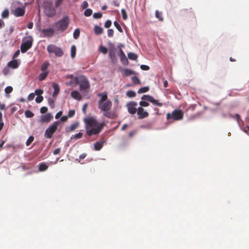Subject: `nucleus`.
<instances>
[{"label":"nucleus","mask_w":249,"mask_h":249,"mask_svg":"<svg viewBox=\"0 0 249 249\" xmlns=\"http://www.w3.org/2000/svg\"><path fill=\"white\" fill-rule=\"evenodd\" d=\"M104 142H97L94 145V149L96 151H99L102 148Z\"/></svg>","instance_id":"5701e85b"},{"label":"nucleus","mask_w":249,"mask_h":249,"mask_svg":"<svg viewBox=\"0 0 249 249\" xmlns=\"http://www.w3.org/2000/svg\"><path fill=\"white\" fill-rule=\"evenodd\" d=\"M60 124V122L55 121L45 131L44 136L48 139H51L53 134L56 131L58 126Z\"/></svg>","instance_id":"39448f33"},{"label":"nucleus","mask_w":249,"mask_h":249,"mask_svg":"<svg viewBox=\"0 0 249 249\" xmlns=\"http://www.w3.org/2000/svg\"><path fill=\"white\" fill-rule=\"evenodd\" d=\"M107 35L109 37H111L113 36L114 35V31L113 29H108L107 31Z\"/></svg>","instance_id":"09e8293b"},{"label":"nucleus","mask_w":249,"mask_h":249,"mask_svg":"<svg viewBox=\"0 0 249 249\" xmlns=\"http://www.w3.org/2000/svg\"><path fill=\"white\" fill-rule=\"evenodd\" d=\"M48 168V165L45 162H41L38 165V170L40 172H44Z\"/></svg>","instance_id":"aec40b11"},{"label":"nucleus","mask_w":249,"mask_h":249,"mask_svg":"<svg viewBox=\"0 0 249 249\" xmlns=\"http://www.w3.org/2000/svg\"><path fill=\"white\" fill-rule=\"evenodd\" d=\"M79 126V123H75L74 124H71L70 127H69V131H74L76 128L78 127Z\"/></svg>","instance_id":"c756f323"},{"label":"nucleus","mask_w":249,"mask_h":249,"mask_svg":"<svg viewBox=\"0 0 249 249\" xmlns=\"http://www.w3.org/2000/svg\"><path fill=\"white\" fill-rule=\"evenodd\" d=\"M13 91V88L11 86L7 87L5 89V92L6 94H9Z\"/></svg>","instance_id":"a18cd8bd"},{"label":"nucleus","mask_w":249,"mask_h":249,"mask_svg":"<svg viewBox=\"0 0 249 249\" xmlns=\"http://www.w3.org/2000/svg\"><path fill=\"white\" fill-rule=\"evenodd\" d=\"M43 100V98L41 96H37L36 98V101L37 103H41Z\"/></svg>","instance_id":"864d4df0"},{"label":"nucleus","mask_w":249,"mask_h":249,"mask_svg":"<svg viewBox=\"0 0 249 249\" xmlns=\"http://www.w3.org/2000/svg\"><path fill=\"white\" fill-rule=\"evenodd\" d=\"M87 107H88L87 103L85 104L83 106L82 110L84 113H86V109H87Z\"/></svg>","instance_id":"69168bd1"},{"label":"nucleus","mask_w":249,"mask_h":249,"mask_svg":"<svg viewBox=\"0 0 249 249\" xmlns=\"http://www.w3.org/2000/svg\"><path fill=\"white\" fill-rule=\"evenodd\" d=\"M68 119V116H63L60 118V121L62 122H65L67 121Z\"/></svg>","instance_id":"e2e57ef3"},{"label":"nucleus","mask_w":249,"mask_h":249,"mask_svg":"<svg viewBox=\"0 0 249 249\" xmlns=\"http://www.w3.org/2000/svg\"><path fill=\"white\" fill-rule=\"evenodd\" d=\"M121 13L124 20H126L127 18V15L125 10L124 9L121 10Z\"/></svg>","instance_id":"c03bdc74"},{"label":"nucleus","mask_w":249,"mask_h":249,"mask_svg":"<svg viewBox=\"0 0 249 249\" xmlns=\"http://www.w3.org/2000/svg\"><path fill=\"white\" fill-rule=\"evenodd\" d=\"M76 52V48L75 45H72L71 49V55L72 58H74L75 56Z\"/></svg>","instance_id":"cd10ccee"},{"label":"nucleus","mask_w":249,"mask_h":249,"mask_svg":"<svg viewBox=\"0 0 249 249\" xmlns=\"http://www.w3.org/2000/svg\"><path fill=\"white\" fill-rule=\"evenodd\" d=\"M43 93V91L40 89H37L35 90V94L37 96H41V95Z\"/></svg>","instance_id":"5fc2aeb1"},{"label":"nucleus","mask_w":249,"mask_h":249,"mask_svg":"<svg viewBox=\"0 0 249 249\" xmlns=\"http://www.w3.org/2000/svg\"><path fill=\"white\" fill-rule=\"evenodd\" d=\"M92 11L90 9H87L84 12V15L86 17H89L91 15Z\"/></svg>","instance_id":"58836bf2"},{"label":"nucleus","mask_w":249,"mask_h":249,"mask_svg":"<svg viewBox=\"0 0 249 249\" xmlns=\"http://www.w3.org/2000/svg\"><path fill=\"white\" fill-rule=\"evenodd\" d=\"M138 104L135 101H131L128 102L126 105V107L127 108L128 112L131 114H135L138 110V108H136Z\"/></svg>","instance_id":"9b49d317"},{"label":"nucleus","mask_w":249,"mask_h":249,"mask_svg":"<svg viewBox=\"0 0 249 249\" xmlns=\"http://www.w3.org/2000/svg\"><path fill=\"white\" fill-rule=\"evenodd\" d=\"M33 44V38L28 36L23 40L21 44L20 49L22 53H25L31 48Z\"/></svg>","instance_id":"0eeeda50"},{"label":"nucleus","mask_w":249,"mask_h":249,"mask_svg":"<svg viewBox=\"0 0 249 249\" xmlns=\"http://www.w3.org/2000/svg\"><path fill=\"white\" fill-rule=\"evenodd\" d=\"M80 31L79 29H76L73 33V38L75 39H77L80 36Z\"/></svg>","instance_id":"473e14b6"},{"label":"nucleus","mask_w":249,"mask_h":249,"mask_svg":"<svg viewBox=\"0 0 249 249\" xmlns=\"http://www.w3.org/2000/svg\"><path fill=\"white\" fill-rule=\"evenodd\" d=\"M93 17L94 18H102V14L101 13H95L93 15Z\"/></svg>","instance_id":"de8ad7c7"},{"label":"nucleus","mask_w":249,"mask_h":249,"mask_svg":"<svg viewBox=\"0 0 249 249\" xmlns=\"http://www.w3.org/2000/svg\"><path fill=\"white\" fill-rule=\"evenodd\" d=\"M112 102L110 100L103 102H98V107L101 111H103V115L107 118L113 119L115 117L113 112L109 111L112 107Z\"/></svg>","instance_id":"f03ea898"},{"label":"nucleus","mask_w":249,"mask_h":249,"mask_svg":"<svg viewBox=\"0 0 249 249\" xmlns=\"http://www.w3.org/2000/svg\"><path fill=\"white\" fill-rule=\"evenodd\" d=\"M61 152V148H57L53 151V154L54 155L59 154Z\"/></svg>","instance_id":"6e6d98bb"},{"label":"nucleus","mask_w":249,"mask_h":249,"mask_svg":"<svg viewBox=\"0 0 249 249\" xmlns=\"http://www.w3.org/2000/svg\"><path fill=\"white\" fill-rule=\"evenodd\" d=\"M25 115L27 118H32L34 116V114L29 110L25 111Z\"/></svg>","instance_id":"72a5a7b5"},{"label":"nucleus","mask_w":249,"mask_h":249,"mask_svg":"<svg viewBox=\"0 0 249 249\" xmlns=\"http://www.w3.org/2000/svg\"><path fill=\"white\" fill-rule=\"evenodd\" d=\"M25 13V7H17V17L23 16Z\"/></svg>","instance_id":"a211bd4d"},{"label":"nucleus","mask_w":249,"mask_h":249,"mask_svg":"<svg viewBox=\"0 0 249 249\" xmlns=\"http://www.w3.org/2000/svg\"><path fill=\"white\" fill-rule=\"evenodd\" d=\"M120 57L122 63L124 65H127L128 63V60L125 56L124 53L122 49L120 50Z\"/></svg>","instance_id":"dca6fc26"},{"label":"nucleus","mask_w":249,"mask_h":249,"mask_svg":"<svg viewBox=\"0 0 249 249\" xmlns=\"http://www.w3.org/2000/svg\"><path fill=\"white\" fill-rule=\"evenodd\" d=\"M71 96L73 98H74L76 100H77L78 101L81 100V98H82L80 94L77 90H74V91H72L71 93Z\"/></svg>","instance_id":"f3484780"},{"label":"nucleus","mask_w":249,"mask_h":249,"mask_svg":"<svg viewBox=\"0 0 249 249\" xmlns=\"http://www.w3.org/2000/svg\"><path fill=\"white\" fill-rule=\"evenodd\" d=\"M48 102H49V105L52 107H53V105H54V103H53V99H51V98H50L48 100Z\"/></svg>","instance_id":"0e129e2a"},{"label":"nucleus","mask_w":249,"mask_h":249,"mask_svg":"<svg viewBox=\"0 0 249 249\" xmlns=\"http://www.w3.org/2000/svg\"><path fill=\"white\" fill-rule=\"evenodd\" d=\"M47 50L49 53H54L57 57H61L63 55V51L60 48L53 44L48 45Z\"/></svg>","instance_id":"1a4fd4ad"},{"label":"nucleus","mask_w":249,"mask_h":249,"mask_svg":"<svg viewBox=\"0 0 249 249\" xmlns=\"http://www.w3.org/2000/svg\"><path fill=\"white\" fill-rule=\"evenodd\" d=\"M196 105H191L189 108H188L189 110H191L192 111H193L195 110V107H196Z\"/></svg>","instance_id":"338daca9"},{"label":"nucleus","mask_w":249,"mask_h":249,"mask_svg":"<svg viewBox=\"0 0 249 249\" xmlns=\"http://www.w3.org/2000/svg\"><path fill=\"white\" fill-rule=\"evenodd\" d=\"M55 30L53 28H49L47 29H42L41 32L44 37H50L53 36L54 34Z\"/></svg>","instance_id":"4468645a"},{"label":"nucleus","mask_w":249,"mask_h":249,"mask_svg":"<svg viewBox=\"0 0 249 249\" xmlns=\"http://www.w3.org/2000/svg\"><path fill=\"white\" fill-rule=\"evenodd\" d=\"M53 87L54 90L53 93V96H55L57 95L58 93L59 92V85L56 83H53Z\"/></svg>","instance_id":"393cba45"},{"label":"nucleus","mask_w":249,"mask_h":249,"mask_svg":"<svg viewBox=\"0 0 249 249\" xmlns=\"http://www.w3.org/2000/svg\"><path fill=\"white\" fill-rule=\"evenodd\" d=\"M74 114H75V110H70L69 111L68 114L67 116H68V118H71V117H73Z\"/></svg>","instance_id":"3c124183"},{"label":"nucleus","mask_w":249,"mask_h":249,"mask_svg":"<svg viewBox=\"0 0 249 249\" xmlns=\"http://www.w3.org/2000/svg\"><path fill=\"white\" fill-rule=\"evenodd\" d=\"M75 82L80 86V90H86L89 88V83L87 78L84 75H80L74 78Z\"/></svg>","instance_id":"20e7f679"},{"label":"nucleus","mask_w":249,"mask_h":249,"mask_svg":"<svg viewBox=\"0 0 249 249\" xmlns=\"http://www.w3.org/2000/svg\"><path fill=\"white\" fill-rule=\"evenodd\" d=\"M132 81L136 84H140V81L138 77L137 76H133L131 77Z\"/></svg>","instance_id":"a19ab883"},{"label":"nucleus","mask_w":249,"mask_h":249,"mask_svg":"<svg viewBox=\"0 0 249 249\" xmlns=\"http://www.w3.org/2000/svg\"><path fill=\"white\" fill-rule=\"evenodd\" d=\"M126 95L128 97H134L136 96V93L134 91L128 90L127 91Z\"/></svg>","instance_id":"f704fd0d"},{"label":"nucleus","mask_w":249,"mask_h":249,"mask_svg":"<svg viewBox=\"0 0 249 249\" xmlns=\"http://www.w3.org/2000/svg\"><path fill=\"white\" fill-rule=\"evenodd\" d=\"M44 13L49 17H52L55 15L56 10L51 2H45Z\"/></svg>","instance_id":"6e6552de"},{"label":"nucleus","mask_w":249,"mask_h":249,"mask_svg":"<svg viewBox=\"0 0 249 249\" xmlns=\"http://www.w3.org/2000/svg\"><path fill=\"white\" fill-rule=\"evenodd\" d=\"M83 136V133L79 132L78 133L74 135H72L71 137V139L74 138L75 139H78L81 138Z\"/></svg>","instance_id":"4c0bfd02"},{"label":"nucleus","mask_w":249,"mask_h":249,"mask_svg":"<svg viewBox=\"0 0 249 249\" xmlns=\"http://www.w3.org/2000/svg\"><path fill=\"white\" fill-rule=\"evenodd\" d=\"M142 99L146 100V101L151 102L153 105L158 107H162V104L159 102L157 100H155L152 96L149 95H143L142 97Z\"/></svg>","instance_id":"f8f14e48"},{"label":"nucleus","mask_w":249,"mask_h":249,"mask_svg":"<svg viewBox=\"0 0 249 249\" xmlns=\"http://www.w3.org/2000/svg\"><path fill=\"white\" fill-rule=\"evenodd\" d=\"M149 89V88L148 87H144L140 88L138 91V93H145L147 92Z\"/></svg>","instance_id":"2f4dec72"},{"label":"nucleus","mask_w":249,"mask_h":249,"mask_svg":"<svg viewBox=\"0 0 249 249\" xmlns=\"http://www.w3.org/2000/svg\"><path fill=\"white\" fill-rule=\"evenodd\" d=\"M16 53L13 54V59L8 63L9 67H12L13 69L16 68Z\"/></svg>","instance_id":"4be33fe9"},{"label":"nucleus","mask_w":249,"mask_h":249,"mask_svg":"<svg viewBox=\"0 0 249 249\" xmlns=\"http://www.w3.org/2000/svg\"><path fill=\"white\" fill-rule=\"evenodd\" d=\"M141 69L142 70L148 71L149 70L150 68L148 66L145 65H142L141 66Z\"/></svg>","instance_id":"4d7b16f0"},{"label":"nucleus","mask_w":249,"mask_h":249,"mask_svg":"<svg viewBox=\"0 0 249 249\" xmlns=\"http://www.w3.org/2000/svg\"><path fill=\"white\" fill-rule=\"evenodd\" d=\"M86 156H87V154L86 153H83L79 156V158L80 160H82V159H84V158H85V157Z\"/></svg>","instance_id":"774afa93"},{"label":"nucleus","mask_w":249,"mask_h":249,"mask_svg":"<svg viewBox=\"0 0 249 249\" xmlns=\"http://www.w3.org/2000/svg\"><path fill=\"white\" fill-rule=\"evenodd\" d=\"M94 31L96 35H99L103 33V29L100 26L95 25L94 28Z\"/></svg>","instance_id":"b1692460"},{"label":"nucleus","mask_w":249,"mask_h":249,"mask_svg":"<svg viewBox=\"0 0 249 249\" xmlns=\"http://www.w3.org/2000/svg\"><path fill=\"white\" fill-rule=\"evenodd\" d=\"M4 124L2 122V113L0 112V131H1L3 127Z\"/></svg>","instance_id":"8fccbe9b"},{"label":"nucleus","mask_w":249,"mask_h":249,"mask_svg":"<svg viewBox=\"0 0 249 249\" xmlns=\"http://www.w3.org/2000/svg\"><path fill=\"white\" fill-rule=\"evenodd\" d=\"M63 114V112L62 111H59L56 115H55V119H58V118H59Z\"/></svg>","instance_id":"680f3d73"},{"label":"nucleus","mask_w":249,"mask_h":249,"mask_svg":"<svg viewBox=\"0 0 249 249\" xmlns=\"http://www.w3.org/2000/svg\"><path fill=\"white\" fill-rule=\"evenodd\" d=\"M49 72H42L38 76V79L40 81L44 80L47 76Z\"/></svg>","instance_id":"bb28decb"},{"label":"nucleus","mask_w":249,"mask_h":249,"mask_svg":"<svg viewBox=\"0 0 249 249\" xmlns=\"http://www.w3.org/2000/svg\"><path fill=\"white\" fill-rule=\"evenodd\" d=\"M34 140V137L33 136H30L26 141V144L29 146Z\"/></svg>","instance_id":"ea45409f"},{"label":"nucleus","mask_w":249,"mask_h":249,"mask_svg":"<svg viewBox=\"0 0 249 249\" xmlns=\"http://www.w3.org/2000/svg\"><path fill=\"white\" fill-rule=\"evenodd\" d=\"M155 16L156 17L159 19V20L160 21H163V17L162 16V13L161 12H159V11L158 10H156V12H155Z\"/></svg>","instance_id":"c85d7f7f"},{"label":"nucleus","mask_w":249,"mask_h":249,"mask_svg":"<svg viewBox=\"0 0 249 249\" xmlns=\"http://www.w3.org/2000/svg\"><path fill=\"white\" fill-rule=\"evenodd\" d=\"M70 23V19L68 16H64L62 19L58 20L54 24V27L55 30L64 32L68 27Z\"/></svg>","instance_id":"7ed1b4c3"},{"label":"nucleus","mask_w":249,"mask_h":249,"mask_svg":"<svg viewBox=\"0 0 249 249\" xmlns=\"http://www.w3.org/2000/svg\"><path fill=\"white\" fill-rule=\"evenodd\" d=\"M98 96L101 97V99L98 101V102H103L107 101V93H100L98 94Z\"/></svg>","instance_id":"6ab92c4d"},{"label":"nucleus","mask_w":249,"mask_h":249,"mask_svg":"<svg viewBox=\"0 0 249 249\" xmlns=\"http://www.w3.org/2000/svg\"><path fill=\"white\" fill-rule=\"evenodd\" d=\"M83 121L85 125L86 135L89 136L99 134L105 124L104 123L99 124L97 120L93 117L85 118Z\"/></svg>","instance_id":"f257e3e1"},{"label":"nucleus","mask_w":249,"mask_h":249,"mask_svg":"<svg viewBox=\"0 0 249 249\" xmlns=\"http://www.w3.org/2000/svg\"><path fill=\"white\" fill-rule=\"evenodd\" d=\"M53 119V116L51 113H47L42 115L40 117V123H49Z\"/></svg>","instance_id":"2eb2a0df"},{"label":"nucleus","mask_w":249,"mask_h":249,"mask_svg":"<svg viewBox=\"0 0 249 249\" xmlns=\"http://www.w3.org/2000/svg\"><path fill=\"white\" fill-rule=\"evenodd\" d=\"M50 66V64L47 61H46V62H44L41 67V71L42 72H49L47 70H48V68L49 67V66Z\"/></svg>","instance_id":"412c9836"},{"label":"nucleus","mask_w":249,"mask_h":249,"mask_svg":"<svg viewBox=\"0 0 249 249\" xmlns=\"http://www.w3.org/2000/svg\"><path fill=\"white\" fill-rule=\"evenodd\" d=\"M9 16V11L8 9H5L1 14V17L3 18H7Z\"/></svg>","instance_id":"c9c22d12"},{"label":"nucleus","mask_w":249,"mask_h":249,"mask_svg":"<svg viewBox=\"0 0 249 249\" xmlns=\"http://www.w3.org/2000/svg\"><path fill=\"white\" fill-rule=\"evenodd\" d=\"M109 46L110 47L108 53L109 57L113 63H115L117 60L116 55V49L115 48V46L112 43H109Z\"/></svg>","instance_id":"9d476101"},{"label":"nucleus","mask_w":249,"mask_h":249,"mask_svg":"<svg viewBox=\"0 0 249 249\" xmlns=\"http://www.w3.org/2000/svg\"><path fill=\"white\" fill-rule=\"evenodd\" d=\"M99 50L102 53L104 54H106L107 52V48L103 46H101L100 47Z\"/></svg>","instance_id":"37998d69"},{"label":"nucleus","mask_w":249,"mask_h":249,"mask_svg":"<svg viewBox=\"0 0 249 249\" xmlns=\"http://www.w3.org/2000/svg\"><path fill=\"white\" fill-rule=\"evenodd\" d=\"M183 112L180 109H175L171 113H167L166 118L167 120L172 119L174 120H180L183 118Z\"/></svg>","instance_id":"423d86ee"},{"label":"nucleus","mask_w":249,"mask_h":249,"mask_svg":"<svg viewBox=\"0 0 249 249\" xmlns=\"http://www.w3.org/2000/svg\"><path fill=\"white\" fill-rule=\"evenodd\" d=\"M63 0H56L55 2V6L56 7H58L62 2Z\"/></svg>","instance_id":"052dcab7"},{"label":"nucleus","mask_w":249,"mask_h":249,"mask_svg":"<svg viewBox=\"0 0 249 249\" xmlns=\"http://www.w3.org/2000/svg\"><path fill=\"white\" fill-rule=\"evenodd\" d=\"M133 74H134V72L130 69H126L124 70L123 74L125 76H128Z\"/></svg>","instance_id":"a878e982"},{"label":"nucleus","mask_w":249,"mask_h":249,"mask_svg":"<svg viewBox=\"0 0 249 249\" xmlns=\"http://www.w3.org/2000/svg\"><path fill=\"white\" fill-rule=\"evenodd\" d=\"M128 57L129 59L133 60L137 59L138 56L136 54L133 53H128Z\"/></svg>","instance_id":"7c9ffc66"},{"label":"nucleus","mask_w":249,"mask_h":249,"mask_svg":"<svg viewBox=\"0 0 249 249\" xmlns=\"http://www.w3.org/2000/svg\"><path fill=\"white\" fill-rule=\"evenodd\" d=\"M137 114L138 116V119H142L146 118L148 116V113L145 111L142 107H139L137 110Z\"/></svg>","instance_id":"ddd939ff"},{"label":"nucleus","mask_w":249,"mask_h":249,"mask_svg":"<svg viewBox=\"0 0 249 249\" xmlns=\"http://www.w3.org/2000/svg\"><path fill=\"white\" fill-rule=\"evenodd\" d=\"M35 98V94L34 93H30L28 96V100L29 101L33 100Z\"/></svg>","instance_id":"13d9d810"},{"label":"nucleus","mask_w":249,"mask_h":249,"mask_svg":"<svg viewBox=\"0 0 249 249\" xmlns=\"http://www.w3.org/2000/svg\"><path fill=\"white\" fill-rule=\"evenodd\" d=\"M114 25L115 26V27L117 29V30L121 33L123 32V30L120 25V24L118 23V22L116 21L114 22Z\"/></svg>","instance_id":"79ce46f5"},{"label":"nucleus","mask_w":249,"mask_h":249,"mask_svg":"<svg viewBox=\"0 0 249 249\" xmlns=\"http://www.w3.org/2000/svg\"><path fill=\"white\" fill-rule=\"evenodd\" d=\"M111 24H112L111 21L110 20H107L106 21L104 26L106 28H108L111 26Z\"/></svg>","instance_id":"49530a36"},{"label":"nucleus","mask_w":249,"mask_h":249,"mask_svg":"<svg viewBox=\"0 0 249 249\" xmlns=\"http://www.w3.org/2000/svg\"><path fill=\"white\" fill-rule=\"evenodd\" d=\"M48 111V108L46 107H43L40 108V112L41 113H45Z\"/></svg>","instance_id":"bf43d9fd"},{"label":"nucleus","mask_w":249,"mask_h":249,"mask_svg":"<svg viewBox=\"0 0 249 249\" xmlns=\"http://www.w3.org/2000/svg\"><path fill=\"white\" fill-rule=\"evenodd\" d=\"M89 6V4L87 1H84L81 5V8L83 9L87 8Z\"/></svg>","instance_id":"603ef678"},{"label":"nucleus","mask_w":249,"mask_h":249,"mask_svg":"<svg viewBox=\"0 0 249 249\" xmlns=\"http://www.w3.org/2000/svg\"><path fill=\"white\" fill-rule=\"evenodd\" d=\"M139 105L141 106L140 107H146L149 106V103L146 100L141 101L139 103Z\"/></svg>","instance_id":"e433bc0d"}]
</instances>
